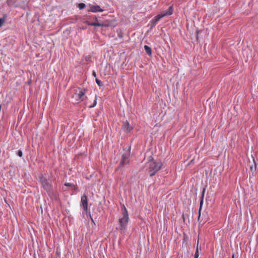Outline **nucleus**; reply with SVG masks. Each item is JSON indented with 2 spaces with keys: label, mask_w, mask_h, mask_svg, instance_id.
Instances as JSON below:
<instances>
[{
  "label": "nucleus",
  "mask_w": 258,
  "mask_h": 258,
  "mask_svg": "<svg viewBox=\"0 0 258 258\" xmlns=\"http://www.w3.org/2000/svg\"><path fill=\"white\" fill-rule=\"evenodd\" d=\"M85 6L86 5L84 3H80L79 4L78 7L80 10H82L85 8Z\"/></svg>",
  "instance_id": "19"
},
{
  "label": "nucleus",
  "mask_w": 258,
  "mask_h": 258,
  "mask_svg": "<svg viewBox=\"0 0 258 258\" xmlns=\"http://www.w3.org/2000/svg\"><path fill=\"white\" fill-rule=\"evenodd\" d=\"M96 103H97V96H95V99L94 101L93 104L90 105L89 107L91 108H93V107H95L96 105Z\"/></svg>",
  "instance_id": "18"
},
{
  "label": "nucleus",
  "mask_w": 258,
  "mask_h": 258,
  "mask_svg": "<svg viewBox=\"0 0 258 258\" xmlns=\"http://www.w3.org/2000/svg\"><path fill=\"white\" fill-rule=\"evenodd\" d=\"M199 238L198 239L197 241V249L195 253L194 258H198L199 256Z\"/></svg>",
  "instance_id": "12"
},
{
  "label": "nucleus",
  "mask_w": 258,
  "mask_h": 258,
  "mask_svg": "<svg viewBox=\"0 0 258 258\" xmlns=\"http://www.w3.org/2000/svg\"><path fill=\"white\" fill-rule=\"evenodd\" d=\"M78 93H77V90H76V92L74 93V94L72 96V99H73V100H76V101H79V100H78Z\"/></svg>",
  "instance_id": "15"
},
{
  "label": "nucleus",
  "mask_w": 258,
  "mask_h": 258,
  "mask_svg": "<svg viewBox=\"0 0 258 258\" xmlns=\"http://www.w3.org/2000/svg\"><path fill=\"white\" fill-rule=\"evenodd\" d=\"M81 207L87 212L88 210V198L86 195H84L81 199Z\"/></svg>",
  "instance_id": "5"
},
{
  "label": "nucleus",
  "mask_w": 258,
  "mask_h": 258,
  "mask_svg": "<svg viewBox=\"0 0 258 258\" xmlns=\"http://www.w3.org/2000/svg\"><path fill=\"white\" fill-rule=\"evenodd\" d=\"M128 157H129L128 154H123L121 156V161L120 162L118 168H119L122 166H124V165H126V164H128V163H129Z\"/></svg>",
  "instance_id": "6"
},
{
  "label": "nucleus",
  "mask_w": 258,
  "mask_h": 258,
  "mask_svg": "<svg viewBox=\"0 0 258 258\" xmlns=\"http://www.w3.org/2000/svg\"><path fill=\"white\" fill-rule=\"evenodd\" d=\"M90 26H103V24H100L98 22H92V23H89L88 24Z\"/></svg>",
  "instance_id": "13"
},
{
  "label": "nucleus",
  "mask_w": 258,
  "mask_h": 258,
  "mask_svg": "<svg viewBox=\"0 0 258 258\" xmlns=\"http://www.w3.org/2000/svg\"><path fill=\"white\" fill-rule=\"evenodd\" d=\"M39 178V181L41 183L42 186L46 190L49 197L52 200L56 201L58 200V192L52 188V185L47 181V178L43 177V175L40 176Z\"/></svg>",
  "instance_id": "1"
},
{
  "label": "nucleus",
  "mask_w": 258,
  "mask_h": 258,
  "mask_svg": "<svg viewBox=\"0 0 258 258\" xmlns=\"http://www.w3.org/2000/svg\"><path fill=\"white\" fill-rule=\"evenodd\" d=\"M7 3L11 7L16 8L19 6L18 0H7Z\"/></svg>",
  "instance_id": "9"
},
{
  "label": "nucleus",
  "mask_w": 258,
  "mask_h": 258,
  "mask_svg": "<svg viewBox=\"0 0 258 258\" xmlns=\"http://www.w3.org/2000/svg\"><path fill=\"white\" fill-rule=\"evenodd\" d=\"M95 81L99 86H100V87L103 86V85L102 83L98 79L96 78Z\"/></svg>",
  "instance_id": "17"
},
{
  "label": "nucleus",
  "mask_w": 258,
  "mask_h": 258,
  "mask_svg": "<svg viewBox=\"0 0 258 258\" xmlns=\"http://www.w3.org/2000/svg\"><path fill=\"white\" fill-rule=\"evenodd\" d=\"M92 75L94 77H96V74L95 73V71H93V73H92Z\"/></svg>",
  "instance_id": "25"
},
{
  "label": "nucleus",
  "mask_w": 258,
  "mask_h": 258,
  "mask_svg": "<svg viewBox=\"0 0 258 258\" xmlns=\"http://www.w3.org/2000/svg\"><path fill=\"white\" fill-rule=\"evenodd\" d=\"M205 190H206V188H204L203 189V191H202V195L201 200V202H200V206H202V205L203 203V199H204Z\"/></svg>",
  "instance_id": "16"
},
{
  "label": "nucleus",
  "mask_w": 258,
  "mask_h": 258,
  "mask_svg": "<svg viewBox=\"0 0 258 258\" xmlns=\"http://www.w3.org/2000/svg\"><path fill=\"white\" fill-rule=\"evenodd\" d=\"M162 164L161 162H155L153 160L149 161L147 163L148 172L150 176L154 175L160 169Z\"/></svg>",
  "instance_id": "3"
},
{
  "label": "nucleus",
  "mask_w": 258,
  "mask_h": 258,
  "mask_svg": "<svg viewBox=\"0 0 258 258\" xmlns=\"http://www.w3.org/2000/svg\"><path fill=\"white\" fill-rule=\"evenodd\" d=\"M250 170L251 171H254L256 170V164L254 163V166L253 167V166H251L250 167Z\"/></svg>",
  "instance_id": "20"
},
{
  "label": "nucleus",
  "mask_w": 258,
  "mask_h": 258,
  "mask_svg": "<svg viewBox=\"0 0 258 258\" xmlns=\"http://www.w3.org/2000/svg\"><path fill=\"white\" fill-rule=\"evenodd\" d=\"M47 181H50V182H51V181H52L53 180V179L51 177V176H49L48 177V178H47Z\"/></svg>",
  "instance_id": "23"
},
{
  "label": "nucleus",
  "mask_w": 258,
  "mask_h": 258,
  "mask_svg": "<svg viewBox=\"0 0 258 258\" xmlns=\"http://www.w3.org/2000/svg\"><path fill=\"white\" fill-rule=\"evenodd\" d=\"M122 128L123 131L126 133L130 132L133 129V127L127 121L123 122Z\"/></svg>",
  "instance_id": "8"
},
{
  "label": "nucleus",
  "mask_w": 258,
  "mask_h": 258,
  "mask_svg": "<svg viewBox=\"0 0 258 258\" xmlns=\"http://www.w3.org/2000/svg\"><path fill=\"white\" fill-rule=\"evenodd\" d=\"M89 9H88L89 12H102L104 11L103 9H102L100 8L99 6L98 5H89Z\"/></svg>",
  "instance_id": "7"
},
{
  "label": "nucleus",
  "mask_w": 258,
  "mask_h": 258,
  "mask_svg": "<svg viewBox=\"0 0 258 258\" xmlns=\"http://www.w3.org/2000/svg\"><path fill=\"white\" fill-rule=\"evenodd\" d=\"M122 215L123 217L119 219V231L122 233L126 228L128 222V215L127 211L124 205L121 207Z\"/></svg>",
  "instance_id": "2"
},
{
  "label": "nucleus",
  "mask_w": 258,
  "mask_h": 258,
  "mask_svg": "<svg viewBox=\"0 0 258 258\" xmlns=\"http://www.w3.org/2000/svg\"><path fill=\"white\" fill-rule=\"evenodd\" d=\"M6 15H4L3 18H0V27H1L5 22Z\"/></svg>",
  "instance_id": "14"
},
{
  "label": "nucleus",
  "mask_w": 258,
  "mask_h": 258,
  "mask_svg": "<svg viewBox=\"0 0 258 258\" xmlns=\"http://www.w3.org/2000/svg\"><path fill=\"white\" fill-rule=\"evenodd\" d=\"M234 254H233L232 258H234Z\"/></svg>",
  "instance_id": "27"
},
{
  "label": "nucleus",
  "mask_w": 258,
  "mask_h": 258,
  "mask_svg": "<svg viewBox=\"0 0 258 258\" xmlns=\"http://www.w3.org/2000/svg\"><path fill=\"white\" fill-rule=\"evenodd\" d=\"M144 49L146 51V52L149 55V56H152V49H151V48L150 47H149V46L148 45H145L144 46Z\"/></svg>",
  "instance_id": "11"
},
{
  "label": "nucleus",
  "mask_w": 258,
  "mask_h": 258,
  "mask_svg": "<svg viewBox=\"0 0 258 258\" xmlns=\"http://www.w3.org/2000/svg\"><path fill=\"white\" fill-rule=\"evenodd\" d=\"M64 185L66 186H73L74 185L71 183H65Z\"/></svg>",
  "instance_id": "22"
},
{
  "label": "nucleus",
  "mask_w": 258,
  "mask_h": 258,
  "mask_svg": "<svg viewBox=\"0 0 258 258\" xmlns=\"http://www.w3.org/2000/svg\"><path fill=\"white\" fill-rule=\"evenodd\" d=\"M173 12L172 7L170 6L169 9L166 11H164L161 12L160 14L156 16L154 19H153L151 21L152 23V27L155 26L157 22L159 21L161 18L167 16L171 15Z\"/></svg>",
  "instance_id": "4"
},
{
  "label": "nucleus",
  "mask_w": 258,
  "mask_h": 258,
  "mask_svg": "<svg viewBox=\"0 0 258 258\" xmlns=\"http://www.w3.org/2000/svg\"><path fill=\"white\" fill-rule=\"evenodd\" d=\"M200 216H201V208L200 209L199 211V217H198V220H199V219H200Z\"/></svg>",
  "instance_id": "24"
},
{
  "label": "nucleus",
  "mask_w": 258,
  "mask_h": 258,
  "mask_svg": "<svg viewBox=\"0 0 258 258\" xmlns=\"http://www.w3.org/2000/svg\"><path fill=\"white\" fill-rule=\"evenodd\" d=\"M17 155H18L19 157H21L22 156V155H23L22 151L21 150H19L18 151V152H17Z\"/></svg>",
  "instance_id": "21"
},
{
  "label": "nucleus",
  "mask_w": 258,
  "mask_h": 258,
  "mask_svg": "<svg viewBox=\"0 0 258 258\" xmlns=\"http://www.w3.org/2000/svg\"><path fill=\"white\" fill-rule=\"evenodd\" d=\"M119 37H122V35H121V34H120V35H119Z\"/></svg>",
  "instance_id": "26"
},
{
  "label": "nucleus",
  "mask_w": 258,
  "mask_h": 258,
  "mask_svg": "<svg viewBox=\"0 0 258 258\" xmlns=\"http://www.w3.org/2000/svg\"><path fill=\"white\" fill-rule=\"evenodd\" d=\"M77 93L78 100H80V99H81L82 97L84 95L85 91L79 89L78 90H77Z\"/></svg>",
  "instance_id": "10"
}]
</instances>
